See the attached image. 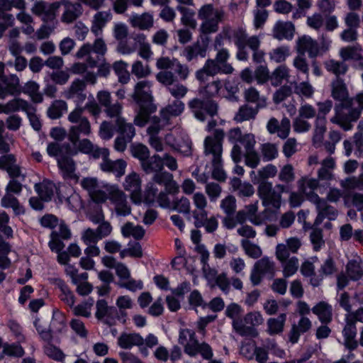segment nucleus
Wrapping results in <instances>:
<instances>
[{
    "instance_id": "f257e3e1",
    "label": "nucleus",
    "mask_w": 363,
    "mask_h": 363,
    "mask_svg": "<svg viewBox=\"0 0 363 363\" xmlns=\"http://www.w3.org/2000/svg\"><path fill=\"white\" fill-rule=\"evenodd\" d=\"M146 204L157 206L162 208L171 209L181 213L188 214L190 212V201L184 196L175 199L171 202L167 192H158V187L150 184L146 194Z\"/></svg>"
},
{
    "instance_id": "f03ea898",
    "label": "nucleus",
    "mask_w": 363,
    "mask_h": 363,
    "mask_svg": "<svg viewBox=\"0 0 363 363\" xmlns=\"http://www.w3.org/2000/svg\"><path fill=\"white\" fill-rule=\"evenodd\" d=\"M224 137V132L220 129H216L214 136H208L204 141V152L206 155L212 156V176L215 179L224 181L225 173L223 169L221 161L222 144L221 141Z\"/></svg>"
},
{
    "instance_id": "7ed1b4c3",
    "label": "nucleus",
    "mask_w": 363,
    "mask_h": 363,
    "mask_svg": "<svg viewBox=\"0 0 363 363\" xmlns=\"http://www.w3.org/2000/svg\"><path fill=\"white\" fill-rule=\"evenodd\" d=\"M84 108H76L68 115V121L74 123L68 132V139L76 145L80 135L89 136L91 133V124L87 118L82 116Z\"/></svg>"
},
{
    "instance_id": "20e7f679",
    "label": "nucleus",
    "mask_w": 363,
    "mask_h": 363,
    "mask_svg": "<svg viewBox=\"0 0 363 363\" xmlns=\"http://www.w3.org/2000/svg\"><path fill=\"white\" fill-rule=\"evenodd\" d=\"M198 17L201 21L200 32L208 35L218 31V25L223 18V13L215 9L212 4H205L199 10Z\"/></svg>"
},
{
    "instance_id": "39448f33",
    "label": "nucleus",
    "mask_w": 363,
    "mask_h": 363,
    "mask_svg": "<svg viewBox=\"0 0 363 363\" xmlns=\"http://www.w3.org/2000/svg\"><path fill=\"white\" fill-rule=\"evenodd\" d=\"M219 72L227 73V51L224 49L217 53L214 60H207L203 67L196 72L195 77L200 83H204L209 77Z\"/></svg>"
},
{
    "instance_id": "423d86ee",
    "label": "nucleus",
    "mask_w": 363,
    "mask_h": 363,
    "mask_svg": "<svg viewBox=\"0 0 363 363\" xmlns=\"http://www.w3.org/2000/svg\"><path fill=\"white\" fill-rule=\"evenodd\" d=\"M103 188L106 190V200L109 201L111 209L115 211L117 216L125 217L131 213V208L127 197L118 185L106 184Z\"/></svg>"
},
{
    "instance_id": "0eeeda50",
    "label": "nucleus",
    "mask_w": 363,
    "mask_h": 363,
    "mask_svg": "<svg viewBox=\"0 0 363 363\" xmlns=\"http://www.w3.org/2000/svg\"><path fill=\"white\" fill-rule=\"evenodd\" d=\"M263 320L259 312H250L245 315L243 320H233V327L240 335L253 338L258 335V331L255 327L261 325Z\"/></svg>"
},
{
    "instance_id": "6e6552de",
    "label": "nucleus",
    "mask_w": 363,
    "mask_h": 363,
    "mask_svg": "<svg viewBox=\"0 0 363 363\" xmlns=\"http://www.w3.org/2000/svg\"><path fill=\"white\" fill-rule=\"evenodd\" d=\"M253 184H259L257 193L265 207H270L279 209L281 206V196L272 189V184L265 179H259L258 177H252Z\"/></svg>"
},
{
    "instance_id": "1a4fd4ad",
    "label": "nucleus",
    "mask_w": 363,
    "mask_h": 363,
    "mask_svg": "<svg viewBox=\"0 0 363 363\" xmlns=\"http://www.w3.org/2000/svg\"><path fill=\"white\" fill-rule=\"evenodd\" d=\"M196 252L201 256V262L202 264V270L204 277L209 281H215L219 288L225 291L227 289V277L225 273L218 276L217 271L211 268L208 263L209 258V252L204 245H198Z\"/></svg>"
},
{
    "instance_id": "9d476101",
    "label": "nucleus",
    "mask_w": 363,
    "mask_h": 363,
    "mask_svg": "<svg viewBox=\"0 0 363 363\" xmlns=\"http://www.w3.org/2000/svg\"><path fill=\"white\" fill-rule=\"evenodd\" d=\"M188 105L195 118L201 121H204L207 117H213L218 112V104L210 99L194 98Z\"/></svg>"
},
{
    "instance_id": "9b49d317",
    "label": "nucleus",
    "mask_w": 363,
    "mask_h": 363,
    "mask_svg": "<svg viewBox=\"0 0 363 363\" xmlns=\"http://www.w3.org/2000/svg\"><path fill=\"white\" fill-rule=\"evenodd\" d=\"M332 96L339 103L335 106V112L342 114V110L350 108L352 106V99L349 97L347 89L344 81L340 77H336L331 83Z\"/></svg>"
},
{
    "instance_id": "f8f14e48",
    "label": "nucleus",
    "mask_w": 363,
    "mask_h": 363,
    "mask_svg": "<svg viewBox=\"0 0 363 363\" xmlns=\"http://www.w3.org/2000/svg\"><path fill=\"white\" fill-rule=\"evenodd\" d=\"M150 184H153L157 187V184L164 186V190L160 191L158 189V192H167V195H175L179 192V186L177 182L174 180L173 174L167 171L161 170L154 174L152 181L148 182L145 186L144 194V202L145 203L147 190Z\"/></svg>"
},
{
    "instance_id": "ddd939ff",
    "label": "nucleus",
    "mask_w": 363,
    "mask_h": 363,
    "mask_svg": "<svg viewBox=\"0 0 363 363\" xmlns=\"http://www.w3.org/2000/svg\"><path fill=\"white\" fill-rule=\"evenodd\" d=\"M275 275L274 262L264 257L255 262L250 274V281L253 286L259 285L263 277L272 279Z\"/></svg>"
},
{
    "instance_id": "4468645a",
    "label": "nucleus",
    "mask_w": 363,
    "mask_h": 363,
    "mask_svg": "<svg viewBox=\"0 0 363 363\" xmlns=\"http://www.w3.org/2000/svg\"><path fill=\"white\" fill-rule=\"evenodd\" d=\"M4 64L0 62V99L21 94L20 79L16 74L5 75Z\"/></svg>"
},
{
    "instance_id": "2eb2a0df",
    "label": "nucleus",
    "mask_w": 363,
    "mask_h": 363,
    "mask_svg": "<svg viewBox=\"0 0 363 363\" xmlns=\"http://www.w3.org/2000/svg\"><path fill=\"white\" fill-rule=\"evenodd\" d=\"M152 85V82L147 79L139 81L135 84L132 97L139 106L154 105Z\"/></svg>"
},
{
    "instance_id": "dca6fc26",
    "label": "nucleus",
    "mask_w": 363,
    "mask_h": 363,
    "mask_svg": "<svg viewBox=\"0 0 363 363\" xmlns=\"http://www.w3.org/2000/svg\"><path fill=\"white\" fill-rule=\"evenodd\" d=\"M95 316L106 325H114L118 320V310L114 306H110L104 299H99L96 303Z\"/></svg>"
},
{
    "instance_id": "f3484780",
    "label": "nucleus",
    "mask_w": 363,
    "mask_h": 363,
    "mask_svg": "<svg viewBox=\"0 0 363 363\" xmlns=\"http://www.w3.org/2000/svg\"><path fill=\"white\" fill-rule=\"evenodd\" d=\"M60 7V3L54 2L52 4L45 1H38L34 4L31 9L33 14L39 16L45 22H51L56 18V13Z\"/></svg>"
},
{
    "instance_id": "a211bd4d",
    "label": "nucleus",
    "mask_w": 363,
    "mask_h": 363,
    "mask_svg": "<svg viewBox=\"0 0 363 363\" xmlns=\"http://www.w3.org/2000/svg\"><path fill=\"white\" fill-rule=\"evenodd\" d=\"M164 141L167 145L184 156L191 155V142L187 135H181L177 138L172 133H168L164 137Z\"/></svg>"
},
{
    "instance_id": "6ab92c4d",
    "label": "nucleus",
    "mask_w": 363,
    "mask_h": 363,
    "mask_svg": "<svg viewBox=\"0 0 363 363\" xmlns=\"http://www.w3.org/2000/svg\"><path fill=\"white\" fill-rule=\"evenodd\" d=\"M342 114L335 112V116L331 118L330 121L340 125L345 130L352 129V122L356 121L360 116V110L352 107L342 110Z\"/></svg>"
},
{
    "instance_id": "aec40b11",
    "label": "nucleus",
    "mask_w": 363,
    "mask_h": 363,
    "mask_svg": "<svg viewBox=\"0 0 363 363\" xmlns=\"http://www.w3.org/2000/svg\"><path fill=\"white\" fill-rule=\"evenodd\" d=\"M112 18L113 13L111 9L96 11L91 21V32L96 37L101 36L104 28L111 21Z\"/></svg>"
},
{
    "instance_id": "412c9836",
    "label": "nucleus",
    "mask_w": 363,
    "mask_h": 363,
    "mask_svg": "<svg viewBox=\"0 0 363 363\" xmlns=\"http://www.w3.org/2000/svg\"><path fill=\"white\" fill-rule=\"evenodd\" d=\"M108 156L109 150L107 149V155L101 156L102 162L100 164V169L104 172L113 174L117 178L121 177L125 172V161L122 159L111 160L108 159Z\"/></svg>"
},
{
    "instance_id": "4be33fe9",
    "label": "nucleus",
    "mask_w": 363,
    "mask_h": 363,
    "mask_svg": "<svg viewBox=\"0 0 363 363\" xmlns=\"http://www.w3.org/2000/svg\"><path fill=\"white\" fill-rule=\"evenodd\" d=\"M81 185L86 190L96 203H103L106 201V190L99 189L98 180L94 177H86L81 181Z\"/></svg>"
},
{
    "instance_id": "5701e85b",
    "label": "nucleus",
    "mask_w": 363,
    "mask_h": 363,
    "mask_svg": "<svg viewBox=\"0 0 363 363\" xmlns=\"http://www.w3.org/2000/svg\"><path fill=\"white\" fill-rule=\"evenodd\" d=\"M164 125L162 123L161 120L155 117L152 118V124L147 130L149 135V144L156 152H162L164 150V145L158 134Z\"/></svg>"
},
{
    "instance_id": "b1692460",
    "label": "nucleus",
    "mask_w": 363,
    "mask_h": 363,
    "mask_svg": "<svg viewBox=\"0 0 363 363\" xmlns=\"http://www.w3.org/2000/svg\"><path fill=\"white\" fill-rule=\"evenodd\" d=\"M125 191L130 193V196L134 202H140L142 199L141 179L138 174L132 172L128 174L123 182Z\"/></svg>"
},
{
    "instance_id": "393cba45",
    "label": "nucleus",
    "mask_w": 363,
    "mask_h": 363,
    "mask_svg": "<svg viewBox=\"0 0 363 363\" xmlns=\"http://www.w3.org/2000/svg\"><path fill=\"white\" fill-rule=\"evenodd\" d=\"M296 50L298 54L305 55L307 52L309 57L315 58L319 53V45L317 41L308 35H303L296 41Z\"/></svg>"
},
{
    "instance_id": "a878e982",
    "label": "nucleus",
    "mask_w": 363,
    "mask_h": 363,
    "mask_svg": "<svg viewBox=\"0 0 363 363\" xmlns=\"http://www.w3.org/2000/svg\"><path fill=\"white\" fill-rule=\"evenodd\" d=\"M77 152L90 155L94 159H99L101 156L107 155V148H101L94 145L89 139H78L76 145H73Z\"/></svg>"
},
{
    "instance_id": "bb28decb",
    "label": "nucleus",
    "mask_w": 363,
    "mask_h": 363,
    "mask_svg": "<svg viewBox=\"0 0 363 363\" xmlns=\"http://www.w3.org/2000/svg\"><path fill=\"white\" fill-rule=\"evenodd\" d=\"M58 3H60V6H64V11L61 16L62 23H71L82 13V6L79 3H72L67 0H61Z\"/></svg>"
},
{
    "instance_id": "cd10ccee",
    "label": "nucleus",
    "mask_w": 363,
    "mask_h": 363,
    "mask_svg": "<svg viewBox=\"0 0 363 363\" xmlns=\"http://www.w3.org/2000/svg\"><path fill=\"white\" fill-rule=\"evenodd\" d=\"M301 245V241L297 238H290L286 240V245L279 244L276 248V255L277 259L283 262L286 261L290 255V252L296 253Z\"/></svg>"
},
{
    "instance_id": "c85d7f7f",
    "label": "nucleus",
    "mask_w": 363,
    "mask_h": 363,
    "mask_svg": "<svg viewBox=\"0 0 363 363\" xmlns=\"http://www.w3.org/2000/svg\"><path fill=\"white\" fill-rule=\"evenodd\" d=\"M312 327V323L307 317H301L297 323H294L288 334L289 341L292 344L298 342L301 335L309 331Z\"/></svg>"
},
{
    "instance_id": "c756f323",
    "label": "nucleus",
    "mask_w": 363,
    "mask_h": 363,
    "mask_svg": "<svg viewBox=\"0 0 363 363\" xmlns=\"http://www.w3.org/2000/svg\"><path fill=\"white\" fill-rule=\"evenodd\" d=\"M247 38V33L242 28L233 30L232 40L238 48L237 58L241 61H246L248 59V53L246 50Z\"/></svg>"
},
{
    "instance_id": "7c9ffc66",
    "label": "nucleus",
    "mask_w": 363,
    "mask_h": 363,
    "mask_svg": "<svg viewBox=\"0 0 363 363\" xmlns=\"http://www.w3.org/2000/svg\"><path fill=\"white\" fill-rule=\"evenodd\" d=\"M295 26L290 21H277L273 28V37L279 40L293 39Z\"/></svg>"
},
{
    "instance_id": "2f4dec72",
    "label": "nucleus",
    "mask_w": 363,
    "mask_h": 363,
    "mask_svg": "<svg viewBox=\"0 0 363 363\" xmlns=\"http://www.w3.org/2000/svg\"><path fill=\"white\" fill-rule=\"evenodd\" d=\"M344 337V345L349 350H354L358 346V342L356 340L357 328L353 321L349 320L346 318V324L342 330Z\"/></svg>"
},
{
    "instance_id": "473e14b6",
    "label": "nucleus",
    "mask_w": 363,
    "mask_h": 363,
    "mask_svg": "<svg viewBox=\"0 0 363 363\" xmlns=\"http://www.w3.org/2000/svg\"><path fill=\"white\" fill-rule=\"evenodd\" d=\"M32 109V106L26 101L15 98L6 104L0 103V113L9 114L19 111H28Z\"/></svg>"
},
{
    "instance_id": "72a5a7b5",
    "label": "nucleus",
    "mask_w": 363,
    "mask_h": 363,
    "mask_svg": "<svg viewBox=\"0 0 363 363\" xmlns=\"http://www.w3.org/2000/svg\"><path fill=\"white\" fill-rule=\"evenodd\" d=\"M86 83L82 79H75L67 91V97L73 99L77 104H82L86 98L84 90Z\"/></svg>"
},
{
    "instance_id": "f704fd0d",
    "label": "nucleus",
    "mask_w": 363,
    "mask_h": 363,
    "mask_svg": "<svg viewBox=\"0 0 363 363\" xmlns=\"http://www.w3.org/2000/svg\"><path fill=\"white\" fill-rule=\"evenodd\" d=\"M118 345L123 349H131L134 346H142L144 345V338L136 333H123L118 338Z\"/></svg>"
},
{
    "instance_id": "c9c22d12",
    "label": "nucleus",
    "mask_w": 363,
    "mask_h": 363,
    "mask_svg": "<svg viewBox=\"0 0 363 363\" xmlns=\"http://www.w3.org/2000/svg\"><path fill=\"white\" fill-rule=\"evenodd\" d=\"M316 210L318 215L314 222L315 225H320L325 218L334 220L338 214L337 211L333 206L328 205L327 201L319 203L318 208Z\"/></svg>"
},
{
    "instance_id": "e433bc0d",
    "label": "nucleus",
    "mask_w": 363,
    "mask_h": 363,
    "mask_svg": "<svg viewBox=\"0 0 363 363\" xmlns=\"http://www.w3.org/2000/svg\"><path fill=\"white\" fill-rule=\"evenodd\" d=\"M116 305L118 310V320L125 324L128 319L126 311L133 307V301L129 296H120L116 301Z\"/></svg>"
},
{
    "instance_id": "4c0bfd02",
    "label": "nucleus",
    "mask_w": 363,
    "mask_h": 363,
    "mask_svg": "<svg viewBox=\"0 0 363 363\" xmlns=\"http://www.w3.org/2000/svg\"><path fill=\"white\" fill-rule=\"evenodd\" d=\"M243 135L239 128H233L228 131V139L232 143H234L230 154L234 162H240L242 158L241 147L238 143Z\"/></svg>"
},
{
    "instance_id": "58836bf2",
    "label": "nucleus",
    "mask_w": 363,
    "mask_h": 363,
    "mask_svg": "<svg viewBox=\"0 0 363 363\" xmlns=\"http://www.w3.org/2000/svg\"><path fill=\"white\" fill-rule=\"evenodd\" d=\"M184 110V104L180 100H174L161 111L162 118L159 119L162 121L163 125H166L169 116H178Z\"/></svg>"
},
{
    "instance_id": "ea45409f",
    "label": "nucleus",
    "mask_w": 363,
    "mask_h": 363,
    "mask_svg": "<svg viewBox=\"0 0 363 363\" xmlns=\"http://www.w3.org/2000/svg\"><path fill=\"white\" fill-rule=\"evenodd\" d=\"M153 23V16L148 12L142 14L132 13L130 17L131 26L140 30H148L152 27Z\"/></svg>"
},
{
    "instance_id": "a19ab883",
    "label": "nucleus",
    "mask_w": 363,
    "mask_h": 363,
    "mask_svg": "<svg viewBox=\"0 0 363 363\" xmlns=\"http://www.w3.org/2000/svg\"><path fill=\"white\" fill-rule=\"evenodd\" d=\"M34 189L43 201H50L57 190L55 184L49 180L44 179L42 182L34 185Z\"/></svg>"
},
{
    "instance_id": "79ce46f5",
    "label": "nucleus",
    "mask_w": 363,
    "mask_h": 363,
    "mask_svg": "<svg viewBox=\"0 0 363 363\" xmlns=\"http://www.w3.org/2000/svg\"><path fill=\"white\" fill-rule=\"evenodd\" d=\"M57 165L64 178H73L75 176L76 165L74 160L64 155L57 158Z\"/></svg>"
},
{
    "instance_id": "37998d69",
    "label": "nucleus",
    "mask_w": 363,
    "mask_h": 363,
    "mask_svg": "<svg viewBox=\"0 0 363 363\" xmlns=\"http://www.w3.org/2000/svg\"><path fill=\"white\" fill-rule=\"evenodd\" d=\"M312 312L318 316L322 323H329L332 320L333 308L332 306L325 301H320L313 308Z\"/></svg>"
},
{
    "instance_id": "c03bdc74",
    "label": "nucleus",
    "mask_w": 363,
    "mask_h": 363,
    "mask_svg": "<svg viewBox=\"0 0 363 363\" xmlns=\"http://www.w3.org/2000/svg\"><path fill=\"white\" fill-rule=\"evenodd\" d=\"M115 128L121 136H123L127 140H132L135 135V128L130 123H127L124 118L116 119Z\"/></svg>"
},
{
    "instance_id": "a18cd8bd",
    "label": "nucleus",
    "mask_w": 363,
    "mask_h": 363,
    "mask_svg": "<svg viewBox=\"0 0 363 363\" xmlns=\"http://www.w3.org/2000/svg\"><path fill=\"white\" fill-rule=\"evenodd\" d=\"M230 185L234 191L237 192L239 196L250 197L255 193V189L249 182L242 183L240 179L233 177L230 179Z\"/></svg>"
},
{
    "instance_id": "49530a36",
    "label": "nucleus",
    "mask_w": 363,
    "mask_h": 363,
    "mask_svg": "<svg viewBox=\"0 0 363 363\" xmlns=\"http://www.w3.org/2000/svg\"><path fill=\"white\" fill-rule=\"evenodd\" d=\"M1 206L5 208H11L15 215H22L25 213L23 206L18 199L11 194H5L1 199Z\"/></svg>"
},
{
    "instance_id": "de8ad7c7",
    "label": "nucleus",
    "mask_w": 363,
    "mask_h": 363,
    "mask_svg": "<svg viewBox=\"0 0 363 363\" xmlns=\"http://www.w3.org/2000/svg\"><path fill=\"white\" fill-rule=\"evenodd\" d=\"M186 353L191 357H194L199 353L206 359H210L213 356L210 346L206 343H199L198 340L194 342L193 346L186 347Z\"/></svg>"
},
{
    "instance_id": "09e8293b",
    "label": "nucleus",
    "mask_w": 363,
    "mask_h": 363,
    "mask_svg": "<svg viewBox=\"0 0 363 363\" xmlns=\"http://www.w3.org/2000/svg\"><path fill=\"white\" fill-rule=\"evenodd\" d=\"M226 84L227 83L225 81L217 79L206 84V86H201L199 89V92L201 95L209 99L217 96L223 87L226 88Z\"/></svg>"
},
{
    "instance_id": "8fccbe9b",
    "label": "nucleus",
    "mask_w": 363,
    "mask_h": 363,
    "mask_svg": "<svg viewBox=\"0 0 363 363\" xmlns=\"http://www.w3.org/2000/svg\"><path fill=\"white\" fill-rule=\"evenodd\" d=\"M21 92L28 95L34 103H41L43 101V94L40 92V85L34 81H28L21 87Z\"/></svg>"
},
{
    "instance_id": "3c124183",
    "label": "nucleus",
    "mask_w": 363,
    "mask_h": 363,
    "mask_svg": "<svg viewBox=\"0 0 363 363\" xmlns=\"http://www.w3.org/2000/svg\"><path fill=\"white\" fill-rule=\"evenodd\" d=\"M206 54V47L199 42L186 47L183 51V56L189 62L198 57H204Z\"/></svg>"
},
{
    "instance_id": "603ef678",
    "label": "nucleus",
    "mask_w": 363,
    "mask_h": 363,
    "mask_svg": "<svg viewBox=\"0 0 363 363\" xmlns=\"http://www.w3.org/2000/svg\"><path fill=\"white\" fill-rule=\"evenodd\" d=\"M142 168L147 174L156 173L163 170L162 157L159 155H154L148 157L142 164Z\"/></svg>"
},
{
    "instance_id": "864d4df0",
    "label": "nucleus",
    "mask_w": 363,
    "mask_h": 363,
    "mask_svg": "<svg viewBox=\"0 0 363 363\" xmlns=\"http://www.w3.org/2000/svg\"><path fill=\"white\" fill-rule=\"evenodd\" d=\"M235 203V199L233 196L228 195V228H233L235 223H243L247 218H248L245 211L242 210L237 213L235 216V222L231 217V215L234 211V206Z\"/></svg>"
},
{
    "instance_id": "5fc2aeb1",
    "label": "nucleus",
    "mask_w": 363,
    "mask_h": 363,
    "mask_svg": "<svg viewBox=\"0 0 363 363\" xmlns=\"http://www.w3.org/2000/svg\"><path fill=\"white\" fill-rule=\"evenodd\" d=\"M121 234L124 238L133 236L139 240L143 238L145 230L140 225H135L133 223L128 222L121 227Z\"/></svg>"
},
{
    "instance_id": "6e6d98bb",
    "label": "nucleus",
    "mask_w": 363,
    "mask_h": 363,
    "mask_svg": "<svg viewBox=\"0 0 363 363\" xmlns=\"http://www.w3.org/2000/svg\"><path fill=\"white\" fill-rule=\"evenodd\" d=\"M67 111V103L63 100L54 101L47 111L48 118L58 119Z\"/></svg>"
},
{
    "instance_id": "4d7b16f0",
    "label": "nucleus",
    "mask_w": 363,
    "mask_h": 363,
    "mask_svg": "<svg viewBox=\"0 0 363 363\" xmlns=\"http://www.w3.org/2000/svg\"><path fill=\"white\" fill-rule=\"evenodd\" d=\"M177 10L182 14L181 22L184 26L192 29L196 28L197 23L194 18V11L181 5L177 6Z\"/></svg>"
},
{
    "instance_id": "13d9d810",
    "label": "nucleus",
    "mask_w": 363,
    "mask_h": 363,
    "mask_svg": "<svg viewBox=\"0 0 363 363\" xmlns=\"http://www.w3.org/2000/svg\"><path fill=\"white\" fill-rule=\"evenodd\" d=\"M140 110L134 118V123L140 127H143L150 118L151 113L156 110L154 105L139 106Z\"/></svg>"
},
{
    "instance_id": "bf43d9fd",
    "label": "nucleus",
    "mask_w": 363,
    "mask_h": 363,
    "mask_svg": "<svg viewBox=\"0 0 363 363\" xmlns=\"http://www.w3.org/2000/svg\"><path fill=\"white\" fill-rule=\"evenodd\" d=\"M259 108L250 107L247 104L241 106L236 113L234 120L238 123H241L245 121H248L254 118L257 115Z\"/></svg>"
},
{
    "instance_id": "052dcab7",
    "label": "nucleus",
    "mask_w": 363,
    "mask_h": 363,
    "mask_svg": "<svg viewBox=\"0 0 363 363\" xmlns=\"http://www.w3.org/2000/svg\"><path fill=\"white\" fill-rule=\"evenodd\" d=\"M245 98L247 102L255 104V107L259 109L266 106L265 98L261 96L255 87L252 86L245 90Z\"/></svg>"
},
{
    "instance_id": "680f3d73",
    "label": "nucleus",
    "mask_w": 363,
    "mask_h": 363,
    "mask_svg": "<svg viewBox=\"0 0 363 363\" xmlns=\"http://www.w3.org/2000/svg\"><path fill=\"white\" fill-rule=\"evenodd\" d=\"M11 251V245L0 235V269H6L11 266V261L8 257Z\"/></svg>"
},
{
    "instance_id": "e2e57ef3",
    "label": "nucleus",
    "mask_w": 363,
    "mask_h": 363,
    "mask_svg": "<svg viewBox=\"0 0 363 363\" xmlns=\"http://www.w3.org/2000/svg\"><path fill=\"white\" fill-rule=\"evenodd\" d=\"M348 277L352 281H358L363 276V269L361 262L357 259L350 260L346 266Z\"/></svg>"
},
{
    "instance_id": "0e129e2a",
    "label": "nucleus",
    "mask_w": 363,
    "mask_h": 363,
    "mask_svg": "<svg viewBox=\"0 0 363 363\" xmlns=\"http://www.w3.org/2000/svg\"><path fill=\"white\" fill-rule=\"evenodd\" d=\"M289 69L286 65H280L277 67L271 74V84L274 86H279L284 79L289 80Z\"/></svg>"
},
{
    "instance_id": "69168bd1",
    "label": "nucleus",
    "mask_w": 363,
    "mask_h": 363,
    "mask_svg": "<svg viewBox=\"0 0 363 363\" xmlns=\"http://www.w3.org/2000/svg\"><path fill=\"white\" fill-rule=\"evenodd\" d=\"M128 63L119 60L116 61L113 65V69L118 76V81L122 84H127L130 81V74L127 70Z\"/></svg>"
},
{
    "instance_id": "338daca9",
    "label": "nucleus",
    "mask_w": 363,
    "mask_h": 363,
    "mask_svg": "<svg viewBox=\"0 0 363 363\" xmlns=\"http://www.w3.org/2000/svg\"><path fill=\"white\" fill-rule=\"evenodd\" d=\"M286 315L281 313L277 318H269L267 321L269 331L271 334L282 332Z\"/></svg>"
},
{
    "instance_id": "774afa93",
    "label": "nucleus",
    "mask_w": 363,
    "mask_h": 363,
    "mask_svg": "<svg viewBox=\"0 0 363 363\" xmlns=\"http://www.w3.org/2000/svg\"><path fill=\"white\" fill-rule=\"evenodd\" d=\"M43 351L48 357L55 361L62 362L65 358L64 352L51 343H46L43 346Z\"/></svg>"
}]
</instances>
